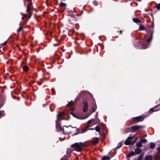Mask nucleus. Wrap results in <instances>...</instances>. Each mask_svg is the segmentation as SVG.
I'll use <instances>...</instances> for the list:
<instances>
[{
    "instance_id": "f257e3e1",
    "label": "nucleus",
    "mask_w": 160,
    "mask_h": 160,
    "mask_svg": "<svg viewBox=\"0 0 160 160\" xmlns=\"http://www.w3.org/2000/svg\"><path fill=\"white\" fill-rule=\"evenodd\" d=\"M147 34L146 38H148L147 40L148 42H151L152 38L153 33V26H151L149 27L146 30Z\"/></svg>"
},
{
    "instance_id": "f03ea898",
    "label": "nucleus",
    "mask_w": 160,
    "mask_h": 160,
    "mask_svg": "<svg viewBox=\"0 0 160 160\" xmlns=\"http://www.w3.org/2000/svg\"><path fill=\"white\" fill-rule=\"evenodd\" d=\"M84 146V143L82 142L75 143L71 145L74 150L78 152H81L83 150L82 148Z\"/></svg>"
},
{
    "instance_id": "7ed1b4c3",
    "label": "nucleus",
    "mask_w": 160,
    "mask_h": 160,
    "mask_svg": "<svg viewBox=\"0 0 160 160\" xmlns=\"http://www.w3.org/2000/svg\"><path fill=\"white\" fill-rule=\"evenodd\" d=\"M25 4H27V11L28 14L29 18H30L31 16V12L30 11V8L32 6V0H27V2H25Z\"/></svg>"
},
{
    "instance_id": "20e7f679",
    "label": "nucleus",
    "mask_w": 160,
    "mask_h": 160,
    "mask_svg": "<svg viewBox=\"0 0 160 160\" xmlns=\"http://www.w3.org/2000/svg\"><path fill=\"white\" fill-rule=\"evenodd\" d=\"M133 138V137H129L126 140L124 144L126 145H130L131 144V140Z\"/></svg>"
},
{
    "instance_id": "39448f33",
    "label": "nucleus",
    "mask_w": 160,
    "mask_h": 160,
    "mask_svg": "<svg viewBox=\"0 0 160 160\" xmlns=\"http://www.w3.org/2000/svg\"><path fill=\"white\" fill-rule=\"evenodd\" d=\"M63 112H60L57 115V122H58V121H60L61 120L64 119L63 117Z\"/></svg>"
},
{
    "instance_id": "423d86ee",
    "label": "nucleus",
    "mask_w": 160,
    "mask_h": 160,
    "mask_svg": "<svg viewBox=\"0 0 160 160\" xmlns=\"http://www.w3.org/2000/svg\"><path fill=\"white\" fill-rule=\"evenodd\" d=\"M83 103L84 104V107L83 108V112H85L88 110V106L87 102L86 101H84L83 102Z\"/></svg>"
},
{
    "instance_id": "0eeeda50",
    "label": "nucleus",
    "mask_w": 160,
    "mask_h": 160,
    "mask_svg": "<svg viewBox=\"0 0 160 160\" xmlns=\"http://www.w3.org/2000/svg\"><path fill=\"white\" fill-rule=\"evenodd\" d=\"M141 128L142 126H133L131 128L132 132H134Z\"/></svg>"
},
{
    "instance_id": "6e6552de",
    "label": "nucleus",
    "mask_w": 160,
    "mask_h": 160,
    "mask_svg": "<svg viewBox=\"0 0 160 160\" xmlns=\"http://www.w3.org/2000/svg\"><path fill=\"white\" fill-rule=\"evenodd\" d=\"M160 106L159 105H158L155 107V108H152L149 110L150 112H152L154 111H157L160 109V107L159 108L157 109V108L160 107Z\"/></svg>"
},
{
    "instance_id": "1a4fd4ad",
    "label": "nucleus",
    "mask_w": 160,
    "mask_h": 160,
    "mask_svg": "<svg viewBox=\"0 0 160 160\" xmlns=\"http://www.w3.org/2000/svg\"><path fill=\"white\" fill-rule=\"evenodd\" d=\"M67 128H68V127H67L66 126H64L63 127V128L62 129V128H60V131L63 130V132L64 134H66V133H68L67 131H68V129Z\"/></svg>"
},
{
    "instance_id": "9d476101",
    "label": "nucleus",
    "mask_w": 160,
    "mask_h": 160,
    "mask_svg": "<svg viewBox=\"0 0 160 160\" xmlns=\"http://www.w3.org/2000/svg\"><path fill=\"white\" fill-rule=\"evenodd\" d=\"M143 120V117L142 116H138L134 118V120L135 121L140 122L142 121Z\"/></svg>"
},
{
    "instance_id": "9b49d317",
    "label": "nucleus",
    "mask_w": 160,
    "mask_h": 160,
    "mask_svg": "<svg viewBox=\"0 0 160 160\" xmlns=\"http://www.w3.org/2000/svg\"><path fill=\"white\" fill-rule=\"evenodd\" d=\"M135 153V154H138L140 153L141 152V149L138 148H136L134 150Z\"/></svg>"
},
{
    "instance_id": "f8f14e48",
    "label": "nucleus",
    "mask_w": 160,
    "mask_h": 160,
    "mask_svg": "<svg viewBox=\"0 0 160 160\" xmlns=\"http://www.w3.org/2000/svg\"><path fill=\"white\" fill-rule=\"evenodd\" d=\"M135 154V152L133 151L131 152L129 154L127 155V157L128 158H129L130 157L132 156H133Z\"/></svg>"
},
{
    "instance_id": "ddd939ff",
    "label": "nucleus",
    "mask_w": 160,
    "mask_h": 160,
    "mask_svg": "<svg viewBox=\"0 0 160 160\" xmlns=\"http://www.w3.org/2000/svg\"><path fill=\"white\" fill-rule=\"evenodd\" d=\"M152 157L150 155H148L145 158V160H152Z\"/></svg>"
},
{
    "instance_id": "4468645a",
    "label": "nucleus",
    "mask_w": 160,
    "mask_h": 160,
    "mask_svg": "<svg viewBox=\"0 0 160 160\" xmlns=\"http://www.w3.org/2000/svg\"><path fill=\"white\" fill-rule=\"evenodd\" d=\"M136 146L138 148H140L142 146V142H138L136 144Z\"/></svg>"
},
{
    "instance_id": "2eb2a0df",
    "label": "nucleus",
    "mask_w": 160,
    "mask_h": 160,
    "mask_svg": "<svg viewBox=\"0 0 160 160\" xmlns=\"http://www.w3.org/2000/svg\"><path fill=\"white\" fill-rule=\"evenodd\" d=\"M72 152V151L70 149H68L67 153L68 157H70L71 156V153Z\"/></svg>"
},
{
    "instance_id": "dca6fc26",
    "label": "nucleus",
    "mask_w": 160,
    "mask_h": 160,
    "mask_svg": "<svg viewBox=\"0 0 160 160\" xmlns=\"http://www.w3.org/2000/svg\"><path fill=\"white\" fill-rule=\"evenodd\" d=\"M144 155V154L143 153H141L138 157L137 160H143V157Z\"/></svg>"
},
{
    "instance_id": "f3484780",
    "label": "nucleus",
    "mask_w": 160,
    "mask_h": 160,
    "mask_svg": "<svg viewBox=\"0 0 160 160\" xmlns=\"http://www.w3.org/2000/svg\"><path fill=\"white\" fill-rule=\"evenodd\" d=\"M110 158L107 156H104L102 158V160H109Z\"/></svg>"
},
{
    "instance_id": "a211bd4d",
    "label": "nucleus",
    "mask_w": 160,
    "mask_h": 160,
    "mask_svg": "<svg viewBox=\"0 0 160 160\" xmlns=\"http://www.w3.org/2000/svg\"><path fill=\"white\" fill-rule=\"evenodd\" d=\"M133 21L135 22L138 23L140 22V20L139 19L136 18H133Z\"/></svg>"
},
{
    "instance_id": "6ab92c4d",
    "label": "nucleus",
    "mask_w": 160,
    "mask_h": 160,
    "mask_svg": "<svg viewBox=\"0 0 160 160\" xmlns=\"http://www.w3.org/2000/svg\"><path fill=\"white\" fill-rule=\"evenodd\" d=\"M23 69L24 71H28L29 70V67L27 66H24L23 67Z\"/></svg>"
},
{
    "instance_id": "aec40b11",
    "label": "nucleus",
    "mask_w": 160,
    "mask_h": 160,
    "mask_svg": "<svg viewBox=\"0 0 160 160\" xmlns=\"http://www.w3.org/2000/svg\"><path fill=\"white\" fill-rule=\"evenodd\" d=\"M144 29L145 28L143 26L141 25L139 26V30H144Z\"/></svg>"
},
{
    "instance_id": "412c9836",
    "label": "nucleus",
    "mask_w": 160,
    "mask_h": 160,
    "mask_svg": "<svg viewBox=\"0 0 160 160\" xmlns=\"http://www.w3.org/2000/svg\"><path fill=\"white\" fill-rule=\"evenodd\" d=\"M150 144V148L152 149H153L154 148L155 146V144H154L153 143L151 142Z\"/></svg>"
},
{
    "instance_id": "4be33fe9",
    "label": "nucleus",
    "mask_w": 160,
    "mask_h": 160,
    "mask_svg": "<svg viewBox=\"0 0 160 160\" xmlns=\"http://www.w3.org/2000/svg\"><path fill=\"white\" fill-rule=\"evenodd\" d=\"M95 129V130L96 131H97L98 132H99L100 130V128L98 126H97L96 127Z\"/></svg>"
},
{
    "instance_id": "5701e85b",
    "label": "nucleus",
    "mask_w": 160,
    "mask_h": 160,
    "mask_svg": "<svg viewBox=\"0 0 160 160\" xmlns=\"http://www.w3.org/2000/svg\"><path fill=\"white\" fill-rule=\"evenodd\" d=\"M73 104V102L72 101H71L68 103V104L67 105V106H72Z\"/></svg>"
},
{
    "instance_id": "b1692460",
    "label": "nucleus",
    "mask_w": 160,
    "mask_h": 160,
    "mask_svg": "<svg viewBox=\"0 0 160 160\" xmlns=\"http://www.w3.org/2000/svg\"><path fill=\"white\" fill-rule=\"evenodd\" d=\"M140 141H141V142H142V143H145L147 142V140L146 139H142L141 138Z\"/></svg>"
},
{
    "instance_id": "393cba45",
    "label": "nucleus",
    "mask_w": 160,
    "mask_h": 160,
    "mask_svg": "<svg viewBox=\"0 0 160 160\" xmlns=\"http://www.w3.org/2000/svg\"><path fill=\"white\" fill-rule=\"evenodd\" d=\"M59 6L60 7H65L66 6V4L62 2H61L59 4Z\"/></svg>"
},
{
    "instance_id": "a878e982",
    "label": "nucleus",
    "mask_w": 160,
    "mask_h": 160,
    "mask_svg": "<svg viewBox=\"0 0 160 160\" xmlns=\"http://www.w3.org/2000/svg\"><path fill=\"white\" fill-rule=\"evenodd\" d=\"M122 146V143L121 142H120L119 143L118 146L116 147V148L117 149L119 148H121Z\"/></svg>"
},
{
    "instance_id": "bb28decb",
    "label": "nucleus",
    "mask_w": 160,
    "mask_h": 160,
    "mask_svg": "<svg viewBox=\"0 0 160 160\" xmlns=\"http://www.w3.org/2000/svg\"><path fill=\"white\" fill-rule=\"evenodd\" d=\"M93 120V119H91V120H89L87 123H88V125H89V126L91 123V122H92ZM89 127V126H88V127Z\"/></svg>"
},
{
    "instance_id": "cd10ccee",
    "label": "nucleus",
    "mask_w": 160,
    "mask_h": 160,
    "mask_svg": "<svg viewBox=\"0 0 160 160\" xmlns=\"http://www.w3.org/2000/svg\"><path fill=\"white\" fill-rule=\"evenodd\" d=\"M23 29V27L22 26H20L19 29L17 30V32H20Z\"/></svg>"
},
{
    "instance_id": "c85d7f7f",
    "label": "nucleus",
    "mask_w": 160,
    "mask_h": 160,
    "mask_svg": "<svg viewBox=\"0 0 160 160\" xmlns=\"http://www.w3.org/2000/svg\"><path fill=\"white\" fill-rule=\"evenodd\" d=\"M99 142V140L98 138H97L95 139L94 141V143H98Z\"/></svg>"
},
{
    "instance_id": "c756f323",
    "label": "nucleus",
    "mask_w": 160,
    "mask_h": 160,
    "mask_svg": "<svg viewBox=\"0 0 160 160\" xmlns=\"http://www.w3.org/2000/svg\"><path fill=\"white\" fill-rule=\"evenodd\" d=\"M156 7L158 9H160V4H157L156 5Z\"/></svg>"
},
{
    "instance_id": "7c9ffc66",
    "label": "nucleus",
    "mask_w": 160,
    "mask_h": 160,
    "mask_svg": "<svg viewBox=\"0 0 160 160\" xmlns=\"http://www.w3.org/2000/svg\"><path fill=\"white\" fill-rule=\"evenodd\" d=\"M3 111H0V118L3 115Z\"/></svg>"
},
{
    "instance_id": "2f4dec72",
    "label": "nucleus",
    "mask_w": 160,
    "mask_h": 160,
    "mask_svg": "<svg viewBox=\"0 0 160 160\" xmlns=\"http://www.w3.org/2000/svg\"><path fill=\"white\" fill-rule=\"evenodd\" d=\"M93 3L95 6H97L98 4V2L96 1H94L93 2Z\"/></svg>"
},
{
    "instance_id": "473e14b6",
    "label": "nucleus",
    "mask_w": 160,
    "mask_h": 160,
    "mask_svg": "<svg viewBox=\"0 0 160 160\" xmlns=\"http://www.w3.org/2000/svg\"><path fill=\"white\" fill-rule=\"evenodd\" d=\"M24 17H22V20H23V19H24V18H25V17H26L27 16V14H24Z\"/></svg>"
},
{
    "instance_id": "72a5a7b5",
    "label": "nucleus",
    "mask_w": 160,
    "mask_h": 160,
    "mask_svg": "<svg viewBox=\"0 0 160 160\" xmlns=\"http://www.w3.org/2000/svg\"><path fill=\"white\" fill-rule=\"evenodd\" d=\"M138 138H136L135 139V140H134L133 141V143H134L135 142L137 141V140H138Z\"/></svg>"
},
{
    "instance_id": "f704fd0d",
    "label": "nucleus",
    "mask_w": 160,
    "mask_h": 160,
    "mask_svg": "<svg viewBox=\"0 0 160 160\" xmlns=\"http://www.w3.org/2000/svg\"><path fill=\"white\" fill-rule=\"evenodd\" d=\"M157 160H160V155L158 156L157 158Z\"/></svg>"
},
{
    "instance_id": "c9c22d12",
    "label": "nucleus",
    "mask_w": 160,
    "mask_h": 160,
    "mask_svg": "<svg viewBox=\"0 0 160 160\" xmlns=\"http://www.w3.org/2000/svg\"><path fill=\"white\" fill-rule=\"evenodd\" d=\"M157 150H158V152H160V147H159L158 148H157Z\"/></svg>"
},
{
    "instance_id": "e433bc0d",
    "label": "nucleus",
    "mask_w": 160,
    "mask_h": 160,
    "mask_svg": "<svg viewBox=\"0 0 160 160\" xmlns=\"http://www.w3.org/2000/svg\"><path fill=\"white\" fill-rule=\"evenodd\" d=\"M7 41H6L3 43V45H6L7 44Z\"/></svg>"
},
{
    "instance_id": "4c0bfd02",
    "label": "nucleus",
    "mask_w": 160,
    "mask_h": 160,
    "mask_svg": "<svg viewBox=\"0 0 160 160\" xmlns=\"http://www.w3.org/2000/svg\"><path fill=\"white\" fill-rule=\"evenodd\" d=\"M87 128H86V129H84L83 130V132H86V131H87Z\"/></svg>"
},
{
    "instance_id": "58836bf2",
    "label": "nucleus",
    "mask_w": 160,
    "mask_h": 160,
    "mask_svg": "<svg viewBox=\"0 0 160 160\" xmlns=\"http://www.w3.org/2000/svg\"><path fill=\"white\" fill-rule=\"evenodd\" d=\"M89 130H94L95 129L94 128H89L88 129Z\"/></svg>"
},
{
    "instance_id": "ea45409f",
    "label": "nucleus",
    "mask_w": 160,
    "mask_h": 160,
    "mask_svg": "<svg viewBox=\"0 0 160 160\" xmlns=\"http://www.w3.org/2000/svg\"><path fill=\"white\" fill-rule=\"evenodd\" d=\"M147 47H145V46H144L143 48L144 49H145V48H147Z\"/></svg>"
},
{
    "instance_id": "a19ab883",
    "label": "nucleus",
    "mask_w": 160,
    "mask_h": 160,
    "mask_svg": "<svg viewBox=\"0 0 160 160\" xmlns=\"http://www.w3.org/2000/svg\"><path fill=\"white\" fill-rule=\"evenodd\" d=\"M38 84L39 85H41V84L39 82H38Z\"/></svg>"
},
{
    "instance_id": "79ce46f5",
    "label": "nucleus",
    "mask_w": 160,
    "mask_h": 160,
    "mask_svg": "<svg viewBox=\"0 0 160 160\" xmlns=\"http://www.w3.org/2000/svg\"><path fill=\"white\" fill-rule=\"evenodd\" d=\"M122 31L120 30V34H121L122 33Z\"/></svg>"
},
{
    "instance_id": "37998d69",
    "label": "nucleus",
    "mask_w": 160,
    "mask_h": 160,
    "mask_svg": "<svg viewBox=\"0 0 160 160\" xmlns=\"http://www.w3.org/2000/svg\"><path fill=\"white\" fill-rule=\"evenodd\" d=\"M72 115H73V116H74V117H76L74 115H73V113H72Z\"/></svg>"
},
{
    "instance_id": "c03bdc74",
    "label": "nucleus",
    "mask_w": 160,
    "mask_h": 160,
    "mask_svg": "<svg viewBox=\"0 0 160 160\" xmlns=\"http://www.w3.org/2000/svg\"><path fill=\"white\" fill-rule=\"evenodd\" d=\"M52 92H53L54 91V89H52Z\"/></svg>"
},
{
    "instance_id": "a18cd8bd",
    "label": "nucleus",
    "mask_w": 160,
    "mask_h": 160,
    "mask_svg": "<svg viewBox=\"0 0 160 160\" xmlns=\"http://www.w3.org/2000/svg\"><path fill=\"white\" fill-rule=\"evenodd\" d=\"M95 111V110H93V112H94Z\"/></svg>"
},
{
    "instance_id": "49530a36",
    "label": "nucleus",
    "mask_w": 160,
    "mask_h": 160,
    "mask_svg": "<svg viewBox=\"0 0 160 160\" xmlns=\"http://www.w3.org/2000/svg\"><path fill=\"white\" fill-rule=\"evenodd\" d=\"M70 126H71L70 125H69V126H68V127H70Z\"/></svg>"
}]
</instances>
